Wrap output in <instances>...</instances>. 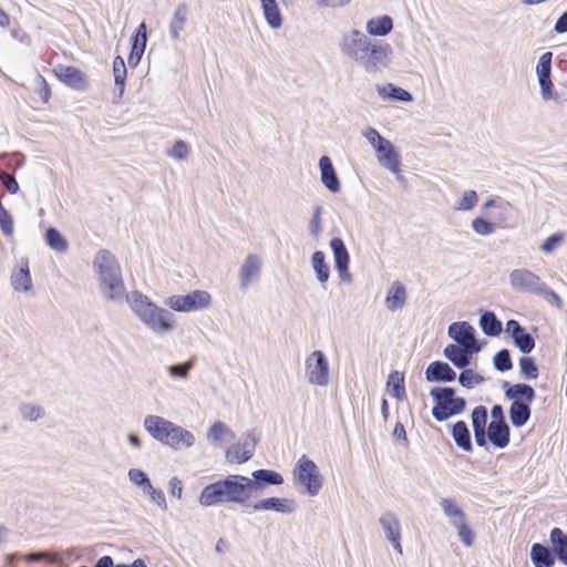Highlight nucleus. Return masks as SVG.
Masks as SVG:
<instances>
[{
    "mask_svg": "<svg viewBox=\"0 0 567 567\" xmlns=\"http://www.w3.org/2000/svg\"><path fill=\"white\" fill-rule=\"evenodd\" d=\"M126 300L136 318L155 336L163 337L176 329L175 315L153 302L147 296L134 291Z\"/></svg>",
    "mask_w": 567,
    "mask_h": 567,
    "instance_id": "obj_1",
    "label": "nucleus"
},
{
    "mask_svg": "<svg viewBox=\"0 0 567 567\" xmlns=\"http://www.w3.org/2000/svg\"><path fill=\"white\" fill-rule=\"evenodd\" d=\"M93 270L99 281L102 297L112 302H121L125 295V285L117 258L109 250H99L93 259Z\"/></svg>",
    "mask_w": 567,
    "mask_h": 567,
    "instance_id": "obj_2",
    "label": "nucleus"
},
{
    "mask_svg": "<svg viewBox=\"0 0 567 567\" xmlns=\"http://www.w3.org/2000/svg\"><path fill=\"white\" fill-rule=\"evenodd\" d=\"M249 499L245 476L229 475L205 486L198 502L202 506L210 507L224 503L245 504Z\"/></svg>",
    "mask_w": 567,
    "mask_h": 567,
    "instance_id": "obj_3",
    "label": "nucleus"
},
{
    "mask_svg": "<svg viewBox=\"0 0 567 567\" xmlns=\"http://www.w3.org/2000/svg\"><path fill=\"white\" fill-rule=\"evenodd\" d=\"M392 62V47L382 41L371 40L355 64L368 74H378L389 69Z\"/></svg>",
    "mask_w": 567,
    "mask_h": 567,
    "instance_id": "obj_4",
    "label": "nucleus"
},
{
    "mask_svg": "<svg viewBox=\"0 0 567 567\" xmlns=\"http://www.w3.org/2000/svg\"><path fill=\"white\" fill-rule=\"evenodd\" d=\"M439 505L449 524L456 529L460 540L466 547H472L475 536L468 525L467 516L457 501L452 497H443L440 499Z\"/></svg>",
    "mask_w": 567,
    "mask_h": 567,
    "instance_id": "obj_5",
    "label": "nucleus"
},
{
    "mask_svg": "<svg viewBox=\"0 0 567 567\" xmlns=\"http://www.w3.org/2000/svg\"><path fill=\"white\" fill-rule=\"evenodd\" d=\"M430 394L435 402L432 414L439 422L460 414L465 409V400L463 398H456L455 391L452 388H434L431 390Z\"/></svg>",
    "mask_w": 567,
    "mask_h": 567,
    "instance_id": "obj_6",
    "label": "nucleus"
},
{
    "mask_svg": "<svg viewBox=\"0 0 567 567\" xmlns=\"http://www.w3.org/2000/svg\"><path fill=\"white\" fill-rule=\"evenodd\" d=\"M212 295L206 290H194L187 295H173L165 299V306L177 312H192L207 309Z\"/></svg>",
    "mask_w": 567,
    "mask_h": 567,
    "instance_id": "obj_7",
    "label": "nucleus"
},
{
    "mask_svg": "<svg viewBox=\"0 0 567 567\" xmlns=\"http://www.w3.org/2000/svg\"><path fill=\"white\" fill-rule=\"evenodd\" d=\"M370 41L368 34L358 29H352L340 35L338 49L343 58L355 64L364 49H368Z\"/></svg>",
    "mask_w": 567,
    "mask_h": 567,
    "instance_id": "obj_8",
    "label": "nucleus"
},
{
    "mask_svg": "<svg viewBox=\"0 0 567 567\" xmlns=\"http://www.w3.org/2000/svg\"><path fill=\"white\" fill-rule=\"evenodd\" d=\"M329 361L321 350L312 351L305 360V378L313 385L326 386L329 382Z\"/></svg>",
    "mask_w": 567,
    "mask_h": 567,
    "instance_id": "obj_9",
    "label": "nucleus"
},
{
    "mask_svg": "<svg viewBox=\"0 0 567 567\" xmlns=\"http://www.w3.org/2000/svg\"><path fill=\"white\" fill-rule=\"evenodd\" d=\"M295 478L302 485L307 493L315 496L321 488V477L319 474L318 466L309 460L306 455H302L295 468Z\"/></svg>",
    "mask_w": 567,
    "mask_h": 567,
    "instance_id": "obj_10",
    "label": "nucleus"
},
{
    "mask_svg": "<svg viewBox=\"0 0 567 567\" xmlns=\"http://www.w3.org/2000/svg\"><path fill=\"white\" fill-rule=\"evenodd\" d=\"M509 284L515 290L537 296L545 285L539 276L526 268L514 269L509 274Z\"/></svg>",
    "mask_w": 567,
    "mask_h": 567,
    "instance_id": "obj_11",
    "label": "nucleus"
},
{
    "mask_svg": "<svg viewBox=\"0 0 567 567\" xmlns=\"http://www.w3.org/2000/svg\"><path fill=\"white\" fill-rule=\"evenodd\" d=\"M449 336L462 348L478 352L481 346L475 338V329L466 321L453 322L449 327Z\"/></svg>",
    "mask_w": 567,
    "mask_h": 567,
    "instance_id": "obj_12",
    "label": "nucleus"
},
{
    "mask_svg": "<svg viewBox=\"0 0 567 567\" xmlns=\"http://www.w3.org/2000/svg\"><path fill=\"white\" fill-rule=\"evenodd\" d=\"M256 447V437L251 432L243 434L240 442L226 450V458L229 463L243 464L252 457Z\"/></svg>",
    "mask_w": 567,
    "mask_h": 567,
    "instance_id": "obj_13",
    "label": "nucleus"
},
{
    "mask_svg": "<svg viewBox=\"0 0 567 567\" xmlns=\"http://www.w3.org/2000/svg\"><path fill=\"white\" fill-rule=\"evenodd\" d=\"M551 60L553 53L549 51L545 52L540 55L536 66V74L540 86V95L545 101L551 100L554 96V85L550 79Z\"/></svg>",
    "mask_w": 567,
    "mask_h": 567,
    "instance_id": "obj_14",
    "label": "nucleus"
},
{
    "mask_svg": "<svg viewBox=\"0 0 567 567\" xmlns=\"http://www.w3.org/2000/svg\"><path fill=\"white\" fill-rule=\"evenodd\" d=\"M175 423L158 416V415H147L144 419V427L145 430L158 442L166 445L171 432L174 430Z\"/></svg>",
    "mask_w": 567,
    "mask_h": 567,
    "instance_id": "obj_15",
    "label": "nucleus"
},
{
    "mask_svg": "<svg viewBox=\"0 0 567 567\" xmlns=\"http://www.w3.org/2000/svg\"><path fill=\"white\" fill-rule=\"evenodd\" d=\"M175 423L158 416V415H147L144 419V427L145 430L158 442L166 445L171 432L174 430Z\"/></svg>",
    "mask_w": 567,
    "mask_h": 567,
    "instance_id": "obj_16",
    "label": "nucleus"
},
{
    "mask_svg": "<svg viewBox=\"0 0 567 567\" xmlns=\"http://www.w3.org/2000/svg\"><path fill=\"white\" fill-rule=\"evenodd\" d=\"M379 164L396 175L398 179H402L401 176V156L395 146L388 141L383 146L375 151Z\"/></svg>",
    "mask_w": 567,
    "mask_h": 567,
    "instance_id": "obj_17",
    "label": "nucleus"
},
{
    "mask_svg": "<svg viewBox=\"0 0 567 567\" xmlns=\"http://www.w3.org/2000/svg\"><path fill=\"white\" fill-rule=\"evenodd\" d=\"M252 478L245 476V484L249 496L265 485H280L284 482L281 474L271 470H257L251 474Z\"/></svg>",
    "mask_w": 567,
    "mask_h": 567,
    "instance_id": "obj_18",
    "label": "nucleus"
},
{
    "mask_svg": "<svg viewBox=\"0 0 567 567\" xmlns=\"http://www.w3.org/2000/svg\"><path fill=\"white\" fill-rule=\"evenodd\" d=\"M260 271L261 259L255 254H249L239 269L240 288L246 290L250 284L259 278Z\"/></svg>",
    "mask_w": 567,
    "mask_h": 567,
    "instance_id": "obj_19",
    "label": "nucleus"
},
{
    "mask_svg": "<svg viewBox=\"0 0 567 567\" xmlns=\"http://www.w3.org/2000/svg\"><path fill=\"white\" fill-rule=\"evenodd\" d=\"M11 285L18 292H29L32 290V279L27 258L19 260L11 274Z\"/></svg>",
    "mask_w": 567,
    "mask_h": 567,
    "instance_id": "obj_20",
    "label": "nucleus"
},
{
    "mask_svg": "<svg viewBox=\"0 0 567 567\" xmlns=\"http://www.w3.org/2000/svg\"><path fill=\"white\" fill-rule=\"evenodd\" d=\"M54 72L60 81L72 89L84 91L89 86L86 76L74 66L60 65L54 70Z\"/></svg>",
    "mask_w": 567,
    "mask_h": 567,
    "instance_id": "obj_21",
    "label": "nucleus"
},
{
    "mask_svg": "<svg viewBox=\"0 0 567 567\" xmlns=\"http://www.w3.org/2000/svg\"><path fill=\"white\" fill-rule=\"evenodd\" d=\"M319 169L320 179L324 187L333 194L339 193L341 183L329 156L324 155L320 157Z\"/></svg>",
    "mask_w": 567,
    "mask_h": 567,
    "instance_id": "obj_22",
    "label": "nucleus"
},
{
    "mask_svg": "<svg viewBox=\"0 0 567 567\" xmlns=\"http://www.w3.org/2000/svg\"><path fill=\"white\" fill-rule=\"evenodd\" d=\"M255 512L274 511L276 513L289 514L295 511V502L289 498L269 497L262 498L252 505Z\"/></svg>",
    "mask_w": 567,
    "mask_h": 567,
    "instance_id": "obj_23",
    "label": "nucleus"
},
{
    "mask_svg": "<svg viewBox=\"0 0 567 567\" xmlns=\"http://www.w3.org/2000/svg\"><path fill=\"white\" fill-rule=\"evenodd\" d=\"M425 378L430 382H451L455 380L456 373L446 362L434 361L427 367Z\"/></svg>",
    "mask_w": 567,
    "mask_h": 567,
    "instance_id": "obj_24",
    "label": "nucleus"
},
{
    "mask_svg": "<svg viewBox=\"0 0 567 567\" xmlns=\"http://www.w3.org/2000/svg\"><path fill=\"white\" fill-rule=\"evenodd\" d=\"M378 95L383 101H395L402 103H410L413 101V95L392 83H385L377 86Z\"/></svg>",
    "mask_w": 567,
    "mask_h": 567,
    "instance_id": "obj_25",
    "label": "nucleus"
},
{
    "mask_svg": "<svg viewBox=\"0 0 567 567\" xmlns=\"http://www.w3.org/2000/svg\"><path fill=\"white\" fill-rule=\"evenodd\" d=\"M195 441V435L192 432L175 424L166 445L174 450H185L192 447Z\"/></svg>",
    "mask_w": 567,
    "mask_h": 567,
    "instance_id": "obj_26",
    "label": "nucleus"
},
{
    "mask_svg": "<svg viewBox=\"0 0 567 567\" xmlns=\"http://www.w3.org/2000/svg\"><path fill=\"white\" fill-rule=\"evenodd\" d=\"M235 436L231 429L220 421L214 422L207 432V440L215 446L231 442Z\"/></svg>",
    "mask_w": 567,
    "mask_h": 567,
    "instance_id": "obj_27",
    "label": "nucleus"
},
{
    "mask_svg": "<svg viewBox=\"0 0 567 567\" xmlns=\"http://www.w3.org/2000/svg\"><path fill=\"white\" fill-rule=\"evenodd\" d=\"M503 388L505 390V396L513 402L515 400L524 401V403H532L535 399L534 389L525 383H516L511 385L507 381L503 383Z\"/></svg>",
    "mask_w": 567,
    "mask_h": 567,
    "instance_id": "obj_28",
    "label": "nucleus"
},
{
    "mask_svg": "<svg viewBox=\"0 0 567 567\" xmlns=\"http://www.w3.org/2000/svg\"><path fill=\"white\" fill-rule=\"evenodd\" d=\"M406 297L405 287L400 281H394L388 290L385 306L390 311L401 309L405 305Z\"/></svg>",
    "mask_w": 567,
    "mask_h": 567,
    "instance_id": "obj_29",
    "label": "nucleus"
},
{
    "mask_svg": "<svg viewBox=\"0 0 567 567\" xmlns=\"http://www.w3.org/2000/svg\"><path fill=\"white\" fill-rule=\"evenodd\" d=\"M378 522L388 540L401 537V524L394 513L390 511L382 513Z\"/></svg>",
    "mask_w": 567,
    "mask_h": 567,
    "instance_id": "obj_30",
    "label": "nucleus"
},
{
    "mask_svg": "<svg viewBox=\"0 0 567 567\" xmlns=\"http://www.w3.org/2000/svg\"><path fill=\"white\" fill-rule=\"evenodd\" d=\"M443 353L456 368L464 369L471 363V355L474 352L456 344H449Z\"/></svg>",
    "mask_w": 567,
    "mask_h": 567,
    "instance_id": "obj_31",
    "label": "nucleus"
},
{
    "mask_svg": "<svg viewBox=\"0 0 567 567\" xmlns=\"http://www.w3.org/2000/svg\"><path fill=\"white\" fill-rule=\"evenodd\" d=\"M488 439L499 449L507 446L509 442V427L505 421L491 422L488 425Z\"/></svg>",
    "mask_w": 567,
    "mask_h": 567,
    "instance_id": "obj_32",
    "label": "nucleus"
},
{
    "mask_svg": "<svg viewBox=\"0 0 567 567\" xmlns=\"http://www.w3.org/2000/svg\"><path fill=\"white\" fill-rule=\"evenodd\" d=\"M393 29V21L390 16H380L367 21L365 30L373 37H384Z\"/></svg>",
    "mask_w": 567,
    "mask_h": 567,
    "instance_id": "obj_33",
    "label": "nucleus"
},
{
    "mask_svg": "<svg viewBox=\"0 0 567 567\" xmlns=\"http://www.w3.org/2000/svg\"><path fill=\"white\" fill-rule=\"evenodd\" d=\"M530 417L529 403L524 401L515 400L512 402L509 408V419L515 427L524 426Z\"/></svg>",
    "mask_w": 567,
    "mask_h": 567,
    "instance_id": "obj_34",
    "label": "nucleus"
},
{
    "mask_svg": "<svg viewBox=\"0 0 567 567\" xmlns=\"http://www.w3.org/2000/svg\"><path fill=\"white\" fill-rule=\"evenodd\" d=\"M311 267L316 274L317 280L324 284L329 280L330 268L326 261V255L321 250H317L311 256Z\"/></svg>",
    "mask_w": 567,
    "mask_h": 567,
    "instance_id": "obj_35",
    "label": "nucleus"
},
{
    "mask_svg": "<svg viewBox=\"0 0 567 567\" xmlns=\"http://www.w3.org/2000/svg\"><path fill=\"white\" fill-rule=\"evenodd\" d=\"M452 436L460 449L466 452L473 450L470 430L464 421H458L453 425Z\"/></svg>",
    "mask_w": 567,
    "mask_h": 567,
    "instance_id": "obj_36",
    "label": "nucleus"
},
{
    "mask_svg": "<svg viewBox=\"0 0 567 567\" xmlns=\"http://www.w3.org/2000/svg\"><path fill=\"white\" fill-rule=\"evenodd\" d=\"M530 559L536 567H551L555 564V558L549 549L540 544L532 546Z\"/></svg>",
    "mask_w": 567,
    "mask_h": 567,
    "instance_id": "obj_37",
    "label": "nucleus"
},
{
    "mask_svg": "<svg viewBox=\"0 0 567 567\" xmlns=\"http://www.w3.org/2000/svg\"><path fill=\"white\" fill-rule=\"evenodd\" d=\"M330 248L333 252L336 269L349 267V252L341 238H332L330 240Z\"/></svg>",
    "mask_w": 567,
    "mask_h": 567,
    "instance_id": "obj_38",
    "label": "nucleus"
},
{
    "mask_svg": "<svg viewBox=\"0 0 567 567\" xmlns=\"http://www.w3.org/2000/svg\"><path fill=\"white\" fill-rule=\"evenodd\" d=\"M19 414L24 421L37 422L45 415V410L42 405L33 402H24L19 405Z\"/></svg>",
    "mask_w": 567,
    "mask_h": 567,
    "instance_id": "obj_39",
    "label": "nucleus"
},
{
    "mask_svg": "<svg viewBox=\"0 0 567 567\" xmlns=\"http://www.w3.org/2000/svg\"><path fill=\"white\" fill-rule=\"evenodd\" d=\"M550 542L558 558L567 565V535L560 528L555 527L550 532Z\"/></svg>",
    "mask_w": 567,
    "mask_h": 567,
    "instance_id": "obj_40",
    "label": "nucleus"
},
{
    "mask_svg": "<svg viewBox=\"0 0 567 567\" xmlns=\"http://www.w3.org/2000/svg\"><path fill=\"white\" fill-rule=\"evenodd\" d=\"M480 327L489 337H496L502 332V323L494 312L486 311L480 318Z\"/></svg>",
    "mask_w": 567,
    "mask_h": 567,
    "instance_id": "obj_41",
    "label": "nucleus"
},
{
    "mask_svg": "<svg viewBox=\"0 0 567 567\" xmlns=\"http://www.w3.org/2000/svg\"><path fill=\"white\" fill-rule=\"evenodd\" d=\"M45 241L51 249L59 254H64L68 251L69 244L64 236L53 227H50L45 233Z\"/></svg>",
    "mask_w": 567,
    "mask_h": 567,
    "instance_id": "obj_42",
    "label": "nucleus"
},
{
    "mask_svg": "<svg viewBox=\"0 0 567 567\" xmlns=\"http://www.w3.org/2000/svg\"><path fill=\"white\" fill-rule=\"evenodd\" d=\"M188 17V8L185 3L181 4L174 13L171 22L169 33L174 40L179 38V32L184 29Z\"/></svg>",
    "mask_w": 567,
    "mask_h": 567,
    "instance_id": "obj_43",
    "label": "nucleus"
},
{
    "mask_svg": "<svg viewBox=\"0 0 567 567\" xmlns=\"http://www.w3.org/2000/svg\"><path fill=\"white\" fill-rule=\"evenodd\" d=\"M264 16L267 23L272 29H279L282 25V16L277 6V2H261Z\"/></svg>",
    "mask_w": 567,
    "mask_h": 567,
    "instance_id": "obj_44",
    "label": "nucleus"
},
{
    "mask_svg": "<svg viewBox=\"0 0 567 567\" xmlns=\"http://www.w3.org/2000/svg\"><path fill=\"white\" fill-rule=\"evenodd\" d=\"M386 386L389 391L392 392V395L398 400H403L405 398L404 377L399 371L390 373Z\"/></svg>",
    "mask_w": 567,
    "mask_h": 567,
    "instance_id": "obj_45",
    "label": "nucleus"
},
{
    "mask_svg": "<svg viewBox=\"0 0 567 567\" xmlns=\"http://www.w3.org/2000/svg\"><path fill=\"white\" fill-rule=\"evenodd\" d=\"M192 147L183 140L174 142L173 146L167 150L166 155L175 161H187L190 157Z\"/></svg>",
    "mask_w": 567,
    "mask_h": 567,
    "instance_id": "obj_46",
    "label": "nucleus"
},
{
    "mask_svg": "<svg viewBox=\"0 0 567 567\" xmlns=\"http://www.w3.org/2000/svg\"><path fill=\"white\" fill-rule=\"evenodd\" d=\"M113 74L115 85L120 89V94L124 92L125 79H126V66L123 58L115 56L113 61Z\"/></svg>",
    "mask_w": 567,
    "mask_h": 567,
    "instance_id": "obj_47",
    "label": "nucleus"
},
{
    "mask_svg": "<svg viewBox=\"0 0 567 567\" xmlns=\"http://www.w3.org/2000/svg\"><path fill=\"white\" fill-rule=\"evenodd\" d=\"M146 39L133 38L132 50L127 59L131 68H135L140 63L146 48Z\"/></svg>",
    "mask_w": 567,
    "mask_h": 567,
    "instance_id": "obj_48",
    "label": "nucleus"
},
{
    "mask_svg": "<svg viewBox=\"0 0 567 567\" xmlns=\"http://www.w3.org/2000/svg\"><path fill=\"white\" fill-rule=\"evenodd\" d=\"M478 202V195L475 190L468 189L465 190L462 197L456 202L454 209L456 210H471L473 209Z\"/></svg>",
    "mask_w": 567,
    "mask_h": 567,
    "instance_id": "obj_49",
    "label": "nucleus"
},
{
    "mask_svg": "<svg viewBox=\"0 0 567 567\" xmlns=\"http://www.w3.org/2000/svg\"><path fill=\"white\" fill-rule=\"evenodd\" d=\"M127 477L132 484L141 487L143 493H145L147 487L152 485L146 473L140 468L128 470Z\"/></svg>",
    "mask_w": 567,
    "mask_h": 567,
    "instance_id": "obj_50",
    "label": "nucleus"
},
{
    "mask_svg": "<svg viewBox=\"0 0 567 567\" xmlns=\"http://www.w3.org/2000/svg\"><path fill=\"white\" fill-rule=\"evenodd\" d=\"M522 375L527 380H534L538 377V368L530 357H523L519 360Z\"/></svg>",
    "mask_w": 567,
    "mask_h": 567,
    "instance_id": "obj_51",
    "label": "nucleus"
},
{
    "mask_svg": "<svg viewBox=\"0 0 567 567\" xmlns=\"http://www.w3.org/2000/svg\"><path fill=\"white\" fill-rule=\"evenodd\" d=\"M514 343L523 353H529L535 347V340L525 329L513 338Z\"/></svg>",
    "mask_w": 567,
    "mask_h": 567,
    "instance_id": "obj_52",
    "label": "nucleus"
},
{
    "mask_svg": "<svg viewBox=\"0 0 567 567\" xmlns=\"http://www.w3.org/2000/svg\"><path fill=\"white\" fill-rule=\"evenodd\" d=\"M484 381V378L480 374L475 373L471 369H465L458 377V382L467 389H472L477 384H481Z\"/></svg>",
    "mask_w": 567,
    "mask_h": 567,
    "instance_id": "obj_53",
    "label": "nucleus"
},
{
    "mask_svg": "<svg viewBox=\"0 0 567 567\" xmlns=\"http://www.w3.org/2000/svg\"><path fill=\"white\" fill-rule=\"evenodd\" d=\"M494 367L496 370L501 372H505L512 369L513 363L511 359V353L508 350L503 349L498 351L493 359Z\"/></svg>",
    "mask_w": 567,
    "mask_h": 567,
    "instance_id": "obj_54",
    "label": "nucleus"
},
{
    "mask_svg": "<svg viewBox=\"0 0 567 567\" xmlns=\"http://www.w3.org/2000/svg\"><path fill=\"white\" fill-rule=\"evenodd\" d=\"M472 228L475 234L489 236L495 233V226L483 217H476L472 220Z\"/></svg>",
    "mask_w": 567,
    "mask_h": 567,
    "instance_id": "obj_55",
    "label": "nucleus"
},
{
    "mask_svg": "<svg viewBox=\"0 0 567 567\" xmlns=\"http://www.w3.org/2000/svg\"><path fill=\"white\" fill-rule=\"evenodd\" d=\"M565 240V233H556L549 236L542 245L540 249L543 252L550 255L554 250L559 247Z\"/></svg>",
    "mask_w": 567,
    "mask_h": 567,
    "instance_id": "obj_56",
    "label": "nucleus"
},
{
    "mask_svg": "<svg viewBox=\"0 0 567 567\" xmlns=\"http://www.w3.org/2000/svg\"><path fill=\"white\" fill-rule=\"evenodd\" d=\"M363 135L374 151H379L389 141L373 127H369Z\"/></svg>",
    "mask_w": 567,
    "mask_h": 567,
    "instance_id": "obj_57",
    "label": "nucleus"
},
{
    "mask_svg": "<svg viewBox=\"0 0 567 567\" xmlns=\"http://www.w3.org/2000/svg\"><path fill=\"white\" fill-rule=\"evenodd\" d=\"M487 421V410L485 406H476L472 412V425L473 430L485 429Z\"/></svg>",
    "mask_w": 567,
    "mask_h": 567,
    "instance_id": "obj_58",
    "label": "nucleus"
},
{
    "mask_svg": "<svg viewBox=\"0 0 567 567\" xmlns=\"http://www.w3.org/2000/svg\"><path fill=\"white\" fill-rule=\"evenodd\" d=\"M144 494H146L151 502L156 504L162 511L167 509V502L162 489L155 488L153 485H151L147 487V491Z\"/></svg>",
    "mask_w": 567,
    "mask_h": 567,
    "instance_id": "obj_59",
    "label": "nucleus"
},
{
    "mask_svg": "<svg viewBox=\"0 0 567 567\" xmlns=\"http://www.w3.org/2000/svg\"><path fill=\"white\" fill-rule=\"evenodd\" d=\"M192 368H193V362L187 361L183 364L169 365L167 368V371H168L169 375L173 378L187 379Z\"/></svg>",
    "mask_w": 567,
    "mask_h": 567,
    "instance_id": "obj_60",
    "label": "nucleus"
},
{
    "mask_svg": "<svg viewBox=\"0 0 567 567\" xmlns=\"http://www.w3.org/2000/svg\"><path fill=\"white\" fill-rule=\"evenodd\" d=\"M538 296L543 297L549 303L556 306L559 309L563 307V301H561L560 297L554 290L548 288L546 284L544 285V287L540 290V292L538 293Z\"/></svg>",
    "mask_w": 567,
    "mask_h": 567,
    "instance_id": "obj_61",
    "label": "nucleus"
},
{
    "mask_svg": "<svg viewBox=\"0 0 567 567\" xmlns=\"http://www.w3.org/2000/svg\"><path fill=\"white\" fill-rule=\"evenodd\" d=\"M0 181L2 182V184L6 187V189L10 194H17L18 193L19 184H18L17 179L12 175L1 171L0 172Z\"/></svg>",
    "mask_w": 567,
    "mask_h": 567,
    "instance_id": "obj_62",
    "label": "nucleus"
},
{
    "mask_svg": "<svg viewBox=\"0 0 567 567\" xmlns=\"http://www.w3.org/2000/svg\"><path fill=\"white\" fill-rule=\"evenodd\" d=\"M308 231L312 239L318 240L323 231L322 219L311 217L308 224Z\"/></svg>",
    "mask_w": 567,
    "mask_h": 567,
    "instance_id": "obj_63",
    "label": "nucleus"
},
{
    "mask_svg": "<svg viewBox=\"0 0 567 567\" xmlns=\"http://www.w3.org/2000/svg\"><path fill=\"white\" fill-rule=\"evenodd\" d=\"M168 487H169V493L172 494V496L176 497L177 499L182 498V495H183V484H182V481L179 478L172 477L168 481Z\"/></svg>",
    "mask_w": 567,
    "mask_h": 567,
    "instance_id": "obj_64",
    "label": "nucleus"
}]
</instances>
